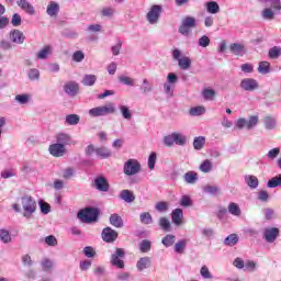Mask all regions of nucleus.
<instances>
[{
	"instance_id": "f257e3e1",
	"label": "nucleus",
	"mask_w": 281,
	"mask_h": 281,
	"mask_svg": "<svg viewBox=\"0 0 281 281\" xmlns=\"http://www.w3.org/2000/svg\"><path fill=\"white\" fill-rule=\"evenodd\" d=\"M100 216V210L95 207H87L78 212L77 218L81 221V223H95L98 217Z\"/></svg>"
},
{
	"instance_id": "f03ea898",
	"label": "nucleus",
	"mask_w": 281,
	"mask_h": 281,
	"mask_svg": "<svg viewBox=\"0 0 281 281\" xmlns=\"http://www.w3.org/2000/svg\"><path fill=\"white\" fill-rule=\"evenodd\" d=\"M194 27H196V18L188 15L181 20V24L178 27V32L182 36H190Z\"/></svg>"
},
{
	"instance_id": "7ed1b4c3",
	"label": "nucleus",
	"mask_w": 281,
	"mask_h": 281,
	"mask_svg": "<svg viewBox=\"0 0 281 281\" xmlns=\"http://www.w3.org/2000/svg\"><path fill=\"white\" fill-rule=\"evenodd\" d=\"M21 205L24 210L23 217L30 218L36 212V200L32 195H24L21 198Z\"/></svg>"
},
{
	"instance_id": "20e7f679",
	"label": "nucleus",
	"mask_w": 281,
	"mask_h": 281,
	"mask_svg": "<svg viewBox=\"0 0 281 281\" xmlns=\"http://www.w3.org/2000/svg\"><path fill=\"white\" fill-rule=\"evenodd\" d=\"M113 113H115V104L113 103L92 108L89 110V115L91 117H104V115H113Z\"/></svg>"
},
{
	"instance_id": "39448f33",
	"label": "nucleus",
	"mask_w": 281,
	"mask_h": 281,
	"mask_svg": "<svg viewBox=\"0 0 281 281\" xmlns=\"http://www.w3.org/2000/svg\"><path fill=\"white\" fill-rule=\"evenodd\" d=\"M142 171V164L137 159H128L123 166V172L126 177H133L139 175Z\"/></svg>"
},
{
	"instance_id": "423d86ee",
	"label": "nucleus",
	"mask_w": 281,
	"mask_h": 281,
	"mask_svg": "<svg viewBox=\"0 0 281 281\" xmlns=\"http://www.w3.org/2000/svg\"><path fill=\"white\" fill-rule=\"evenodd\" d=\"M172 58L173 60H177L178 67L183 71H188V69L192 67V59H190L188 56H181L179 48H175L172 50Z\"/></svg>"
},
{
	"instance_id": "0eeeda50",
	"label": "nucleus",
	"mask_w": 281,
	"mask_h": 281,
	"mask_svg": "<svg viewBox=\"0 0 281 281\" xmlns=\"http://www.w3.org/2000/svg\"><path fill=\"white\" fill-rule=\"evenodd\" d=\"M126 251L123 248H116L115 251L111 255L110 262L113 267L117 269H124V258Z\"/></svg>"
},
{
	"instance_id": "6e6552de",
	"label": "nucleus",
	"mask_w": 281,
	"mask_h": 281,
	"mask_svg": "<svg viewBox=\"0 0 281 281\" xmlns=\"http://www.w3.org/2000/svg\"><path fill=\"white\" fill-rule=\"evenodd\" d=\"M258 124V116H250L249 120L246 119H238L235 123L236 128H247L248 131H251L254 126Z\"/></svg>"
},
{
	"instance_id": "1a4fd4ad",
	"label": "nucleus",
	"mask_w": 281,
	"mask_h": 281,
	"mask_svg": "<svg viewBox=\"0 0 281 281\" xmlns=\"http://www.w3.org/2000/svg\"><path fill=\"white\" fill-rule=\"evenodd\" d=\"M147 21L150 25H155L159 22V16H161V5L154 4L151 5L149 12L147 13Z\"/></svg>"
},
{
	"instance_id": "9d476101",
	"label": "nucleus",
	"mask_w": 281,
	"mask_h": 281,
	"mask_svg": "<svg viewBox=\"0 0 281 281\" xmlns=\"http://www.w3.org/2000/svg\"><path fill=\"white\" fill-rule=\"evenodd\" d=\"M179 82V77L175 72H169L167 75V81L164 83V91L167 95H172V85Z\"/></svg>"
},
{
	"instance_id": "9b49d317",
	"label": "nucleus",
	"mask_w": 281,
	"mask_h": 281,
	"mask_svg": "<svg viewBox=\"0 0 281 281\" xmlns=\"http://www.w3.org/2000/svg\"><path fill=\"white\" fill-rule=\"evenodd\" d=\"M48 153L52 155V157H65V155H67V147L58 143L50 144L48 147Z\"/></svg>"
},
{
	"instance_id": "f8f14e48",
	"label": "nucleus",
	"mask_w": 281,
	"mask_h": 281,
	"mask_svg": "<svg viewBox=\"0 0 281 281\" xmlns=\"http://www.w3.org/2000/svg\"><path fill=\"white\" fill-rule=\"evenodd\" d=\"M280 236V229L278 227H268L263 229V239L266 243H276Z\"/></svg>"
},
{
	"instance_id": "ddd939ff",
	"label": "nucleus",
	"mask_w": 281,
	"mask_h": 281,
	"mask_svg": "<svg viewBox=\"0 0 281 281\" xmlns=\"http://www.w3.org/2000/svg\"><path fill=\"white\" fill-rule=\"evenodd\" d=\"M94 188L99 192H109V189L111 188V186L109 184V180H106L104 176H98L94 179Z\"/></svg>"
},
{
	"instance_id": "4468645a",
	"label": "nucleus",
	"mask_w": 281,
	"mask_h": 281,
	"mask_svg": "<svg viewBox=\"0 0 281 281\" xmlns=\"http://www.w3.org/2000/svg\"><path fill=\"white\" fill-rule=\"evenodd\" d=\"M9 38L11 43H15V45H23L25 43V34L16 29H13L9 33Z\"/></svg>"
},
{
	"instance_id": "2eb2a0df",
	"label": "nucleus",
	"mask_w": 281,
	"mask_h": 281,
	"mask_svg": "<svg viewBox=\"0 0 281 281\" xmlns=\"http://www.w3.org/2000/svg\"><path fill=\"white\" fill-rule=\"evenodd\" d=\"M101 236L104 243H115L117 240V232L111 227L103 228Z\"/></svg>"
},
{
	"instance_id": "dca6fc26",
	"label": "nucleus",
	"mask_w": 281,
	"mask_h": 281,
	"mask_svg": "<svg viewBox=\"0 0 281 281\" xmlns=\"http://www.w3.org/2000/svg\"><path fill=\"white\" fill-rule=\"evenodd\" d=\"M79 90L80 86H78V82L76 81H68L64 86L65 93H67V95H70V98H76V95H78Z\"/></svg>"
},
{
	"instance_id": "f3484780",
	"label": "nucleus",
	"mask_w": 281,
	"mask_h": 281,
	"mask_svg": "<svg viewBox=\"0 0 281 281\" xmlns=\"http://www.w3.org/2000/svg\"><path fill=\"white\" fill-rule=\"evenodd\" d=\"M240 87L244 91H256L259 85L258 81L254 78H245L240 81Z\"/></svg>"
},
{
	"instance_id": "a211bd4d",
	"label": "nucleus",
	"mask_w": 281,
	"mask_h": 281,
	"mask_svg": "<svg viewBox=\"0 0 281 281\" xmlns=\"http://www.w3.org/2000/svg\"><path fill=\"white\" fill-rule=\"evenodd\" d=\"M16 3L19 8H21V10L26 12V14L33 16V14L36 13V11L34 10V5H32V3H30L27 0H18Z\"/></svg>"
},
{
	"instance_id": "6ab92c4d",
	"label": "nucleus",
	"mask_w": 281,
	"mask_h": 281,
	"mask_svg": "<svg viewBox=\"0 0 281 281\" xmlns=\"http://www.w3.org/2000/svg\"><path fill=\"white\" fill-rule=\"evenodd\" d=\"M60 12V4L56 1H50L46 9V14L48 16H58V13Z\"/></svg>"
},
{
	"instance_id": "aec40b11",
	"label": "nucleus",
	"mask_w": 281,
	"mask_h": 281,
	"mask_svg": "<svg viewBox=\"0 0 281 281\" xmlns=\"http://www.w3.org/2000/svg\"><path fill=\"white\" fill-rule=\"evenodd\" d=\"M56 144H61V146H69L71 144V136L67 133H59L56 135Z\"/></svg>"
},
{
	"instance_id": "412c9836",
	"label": "nucleus",
	"mask_w": 281,
	"mask_h": 281,
	"mask_svg": "<svg viewBox=\"0 0 281 281\" xmlns=\"http://www.w3.org/2000/svg\"><path fill=\"white\" fill-rule=\"evenodd\" d=\"M110 225H112V227L121 229V227H124V220H122V216H120V214L113 213L110 215Z\"/></svg>"
},
{
	"instance_id": "4be33fe9",
	"label": "nucleus",
	"mask_w": 281,
	"mask_h": 281,
	"mask_svg": "<svg viewBox=\"0 0 281 281\" xmlns=\"http://www.w3.org/2000/svg\"><path fill=\"white\" fill-rule=\"evenodd\" d=\"M171 220L173 225H181L183 223V210L176 209L171 212Z\"/></svg>"
},
{
	"instance_id": "5701e85b",
	"label": "nucleus",
	"mask_w": 281,
	"mask_h": 281,
	"mask_svg": "<svg viewBox=\"0 0 281 281\" xmlns=\"http://www.w3.org/2000/svg\"><path fill=\"white\" fill-rule=\"evenodd\" d=\"M150 265H153V261L150 260V257H142L137 263L136 268L138 271H144V269H149Z\"/></svg>"
},
{
	"instance_id": "b1692460",
	"label": "nucleus",
	"mask_w": 281,
	"mask_h": 281,
	"mask_svg": "<svg viewBox=\"0 0 281 281\" xmlns=\"http://www.w3.org/2000/svg\"><path fill=\"white\" fill-rule=\"evenodd\" d=\"M245 183L250 188L251 190H256L258 186L260 184V181L258 180V177L247 175L245 176Z\"/></svg>"
},
{
	"instance_id": "393cba45",
	"label": "nucleus",
	"mask_w": 281,
	"mask_h": 281,
	"mask_svg": "<svg viewBox=\"0 0 281 281\" xmlns=\"http://www.w3.org/2000/svg\"><path fill=\"white\" fill-rule=\"evenodd\" d=\"M231 54L235 56H243L245 54V45L240 43H234L229 46Z\"/></svg>"
},
{
	"instance_id": "a878e982",
	"label": "nucleus",
	"mask_w": 281,
	"mask_h": 281,
	"mask_svg": "<svg viewBox=\"0 0 281 281\" xmlns=\"http://www.w3.org/2000/svg\"><path fill=\"white\" fill-rule=\"evenodd\" d=\"M206 12L209 14H218L221 12V7L218 5V2L216 1H209L205 3Z\"/></svg>"
},
{
	"instance_id": "bb28decb",
	"label": "nucleus",
	"mask_w": 281,
	"mask_h": 281,
	"mask_svg": "<svg viewBox=\"0 0 281 281\" xmlns=\"http://www.w3.org/2000/svg\"><path fill=\"white\" fill-rule=\"evenodd\" d=\"M183 179L186 183H189L190 186H194L196 181H199V173L194 171H188L184 173Z\"/></svg>"
},
{
	"instance_id": "cd10ccee",
	"label": "nucleus",
	"mask_w": 281,
	"mask_h": 281,
	"mask_svg": "<svg viewBox=\"0 0 281 281\" xmlns=\"http://www.w3.org/2000/svg\"><path fill=\"white\" fill-rule=\"evenodd\" d=\"M120 199L125 201V203H133V201H135V194L131 190H122L120 193Z\"/></svg>"
},
{
	"instance_id": "c85d7f7f",
	"label": "nucleus",
	"mask_w": 281,
	"mask_h": 281,
	"mask_svg": "<svg viewBox=\"0 0 281 281\" xmlns=\"http://www.w3.org/2000/svg\"><path fill=\"white\" fill-rule=\"evenodd\" d=\"M111 155H113V153L108 147L105 146L98 147L97 157H99V159H109Z\"/></svg>"
},
{
	"instance_id": "c756f323",
	"label": "nucleus",
	"mask_w": 281,
	"mask_h": 281,
	"mask_svg": "<svg viewBox=\"0 0 281 281\" xmlns=\"http://www.w3.org/2000/svg\"><path fill=\"white\" fill-rule=\"evenodd\" d=\"M158 225L162 232H171L172 229V224H170V220H168V217H160L158 220Z\"/></svg>"
},
{
	"instance_id": "7c9ffc66",
	"label": "nucleus",
	"mask_w": 281,
	"mask_h": 281,
	"mask_svg": "<svg viewBox=\"0 0 281 281\" xmlns=\"http://www.w3.org/2000/svg\"><path fill=\"white\" fill-rule=\"evenodd\" d=\"M98 81V77L95 75H85L81 83L83 87H93Z\"/></svg>"
},
{
	"instance_id": "2f4dec72",
	"label": "nucleus",
	"mask_w": 281,
	"mask_h": 281,
	"mask_svg": "<svg viewBox=\"0 0 281 281\" xmlns=\"http://www.w3.org/2000/svg\"><path fill=\"white\" fill-rule=\"evenodd\" d=\"M52 55V46L46 45L37 53L38 60H47L48 56Z\"/></svg>"
},
{
	"instance_id": "473e14b6",
	"label": "nucleus",
	"mask_w": 281,
	"mask_h": 281,
	"mask_svg": "<svg viewBox=\"0 0 281 281\" xmlns=\"http://www.w3.org/2000/svg\"><path fill=\"white\" fill-rule=\"evenodd\" d=\"M65 123L68 126H77V124H80V116L78 114H68L66 115Z\"/></svg>"
},
{
	"instance_id": "72a5a7b5",
	"label": "nucleus",
	"mask_w": 281,
	"mask_h": 281,
	"mask_svg": "<svg viewBox=\"0 0 281 281\" xmlns=\"http://www.w3.org/2000/svg\"><path fill=\"white\" fill-rule=\"evenodd\" d=\"M119 111H120L123 120H127V121L133 120V112H131V109H128L127 105H120Z\"/></svg>"
},
{
	"instance_id": "f704fd0d",
	"label": "nucleus",
	"mask_w": 281,
	"mask_h": 281,
	"mask_svg": "<svg viewBox=\"0 0 281 281\" xmlns=\"http://www.w3.org/2000/svg\"><path fill=\"white\" fill-rule=\"evenodd\" d=\"M205 147V136H198L193 139V148L194 150H203Z\"/></svg>"
},
{
	"instance_id": "c9c22d12",
	"label": "nucleus",
	"mask_w": 281,
	"mask_h": 281,
	"mask_svg": "<svg viewBox=\"0 0 281 281\" xmlns=\"http://www.w3.org/2000/svg\"><path fill=\"white\" fill-rule=\"evenodd\" d=\"M32 99V95L27 94V93H22V94H16L14 100L15 102H18V104H30V100Z\"/></svg>"
},
{
	"instance_id": "e433bc0d",
	"label": "nucleus",
	"mask_w": 281,
	"mask_h": 281,
	"mask_svg": "<svg viewBox=\"0 0 281 281\" xmlns=\"http://www.w3.org/2000/svg\"><path fill=\"white\" fill-rule=\"evenodd\" d=\"M224 245L226 247H234L235 245H238V235L231 234L224 239Z\"/></svg>"
},
{
	"instance_id": "4c0bfd02",
	"label": "nucleus",
	"mask_w": 281,
	"mask_h": 281,
	"mask_svg": "<svg viewBox=\"0 0 281 281\" xmlns=\"http://www.w3.org/2000/svg\"><path fill=\"white\" fill-rule=\"evenodd\" d=\"M258 71L262 74V76H267V74L271 72V64L269 61H260Z\"/></svg>"
},
{
	"instance_id": "58836bf2",
	"label": "nucleus",
	"mask_w": 281,
	"mask_h": 281,
	"mask_svg": "<svg viewBox=\"0 0 281 281\" xmlns=\"http://www.w3.org/2000/svg\"><path fill=\"white\" fill-rule=\"evenodd\" d=\"M140 93H143V95H148V93H153V85H150V81H148V79H143Z\"/></svg>"
},
{
	"instance_id": "ea45409f",
	"label": "nucleus",
	"mask_w": 281,
	"mask_h": 281,
	"mask_svg": "<svg viewBox=\"0 0 281 281\" xmlns=\"http://www.w3.org/2000/svg\"><path fill=\"white\" fill-rule=\"evenodd\" d=\"M0 240L8 245V243H12V236H10V231L5 228L0 229Z\"/></svg>"
},
{
	"instance_id": "a19ab883",
	"label": "nucleus",
	"mask_w": 281,
	"mask_h": 281,
	"mask_svg": "<svg viewBox=\"0 0 281 281\" xmlns=\"http://www.w3.org/2000/svg\"><path fill=\"white\" fill-rule=\"evenodd\" d=\"M228 212L232 214V216H240V214H243L240 206L238 204H236L235 202H232L228 205Z\"/></svg>"
},
{
	"instance_id": "79ce46f5",
	"label": "nucleus",
	"mask_w": 281,
	"mask_h": 281,
	"mask_svg": "<svg viewBox=\"0 0 281 281\" xmlns=\"http://www.w3.org/2000/svg\"><path fill=\"white\" fill-rule=\"evenodd\" d=\"M212 168H213V164H212V160L210 159H205L200 165V170L201 172H204V173L212 172Z\"/></svg>"
},
{
	"instance_id": "37998d69",
	"label": "nucleus",
	"mask_w": 281,
	"mask_h": 281,
	"mask_svg": "<svg viewBox=\"0 0 281 281\" xmlns=\"http://www.w3.org/2000/svg\"><path fill=\"white\" fill-rule=\"evenodd\" d=\"M188 246V241L186 239H181L175 245L176 254H183L186 251V247Z\"/></svg>"
},
{
	"instance_id": "c03bdc74",
	"label": "nucleus",
	"mask_w": 281,
	"mask_h": 281,
	"mask_svg": "<svg viewBox=\"0 0 281 281\" xmlns=\"http://www.w3.org/2000/svg\"><path fill=\"white\" fill-rule=\"evenodd\" d=\"M261 16H262V19H265L266 21H273V19H276V13L273 12L272 9L266 8V9L261 12Z\"/></svg>"
},
{
	"instance_id": "a18cd8bd",
	"label": "nucleus",
	"mask_w": 281,
	"mask_h": 281,
	"mask_svg": "<svg viewBox=\"0 0 281 281\" xmlns=\"http://www.w3.org/2000/svg\"><path fill=\"white\" fill-rule=\"evenodd\" d=\"M139 218L143 225H151L153 223V215H150L148 212L140 213Z\"/></svg>"
},
{
	"instance_id": "49530a36",
	"label": "nucleus",
	"mask_w": 281,
	"mask_h": 281,
	"mask_svg": "<svg viewBox=\"0 0 281 281\" xmlns=\"http://www.w3.org/2000/svg\"><path fill=\"white\" fill-rule=\"evenodd\" d=\"M205 109L203 106L191 108L189 114L191 117H199V115H204Z\"/></svg>"
},
{
	"instance_id": "de8ad7c7",
	"label": "nucleus",
	"mask_w": 281,
	"mask_h": 281,
	"mask_svg": "<svg viewBox=\"0 0 281 281\" xmlns=\"http://www.w3.org/2000/svg\"><path fill=\"white\" fill-rule=\"evenodd\" d=\"M175 240H177V237L175 235H166L161 243L166 247H172L175 245Z\"/></svg>"
},
{
	"instance_id": "09e8293b",
	"label": "nucleus",
	"mask_w": 281,
	"mask_h": 281,
	"mask_svg": "<svg viewBox=\"0 0 281 281\" xmlns=\"http://www.w3.org/2000/svg\"><path fill=\"white\" fill-rule=\"evenodd\" d=\"M120 83L125 85L126 87H135V79L128 76L119 77Z\"/></svg>"
},
{
	"instance_id": "8fccbe9b",
	"label": "nucleus",
	"mask_w": 281,
	"mask_h": 281,
	"mask_svg": "<svg viewBox=\"0 0 281 281\" xmlns=\"http://www.w3.org/2000/svg\"><path fill=\"white\" fill-rule=\"evenodd\" d=\"M263 122H265V127L268 131H273V128H276V117L266 116Z\"/></svg>"
},
{
	"instance_id": "3c124183",
	"label": "nucleus",
	"mask_w": 281,
	"mask_h": 281,
	"mask_svg": "<svg viewBox=\"0 0 281 281\" xmlns=\"http://www.w3.org/2000/svg\"><path fill=\"white\" fill-rule=\"evenodd\" d=\"M29 80L36 81L41 79V71L36 68H31L27 71Z\"/></svg>"
},
{
	"instance_id": "603ef678",
	"label": "nucleus",
	"mask_w": 281,
	"mask_h": 281,
	"mask_svg": "<svg viewBox=\"0 0 281 281\" xmlns=\"http://www.w3.org/2000/svg\"><path fill=\"white\" fill-rule=\"evenodd\" d=\"M186 136L181 133H173V142L177 146H186Z\"/></svg>"
},
{
	"instance_id": "864d4df0",
	"label": "nucleus",
	"mask_w": 281,
	"mask_h": 281,
	"mask_svg": "<svg viewBox=\"0 0 281 281\" xmlns=\"http://www.w3.org/2000/svg\"><path fill=\"white\" fill-rule=\"evenodd\" d=\"M202 95L204 100L212 101L216 98V91H214V89L206 88L203 90Z\"/></svg>"
},
{
	"instance_id": "5fc2aeb1",
	"label": "nucleus",
	"mask_w": 281,
	"mask_h": 281,
	"mask_svg": "<svg viewBox=\"0 0 281 281\" xmlns=\"http://www.w3.org/2000/svg\"><path fill=\"white\" fill-rule=\"evenodd\" d=\"M268 188H279V186H281V173L271 178L268 183H267Z\"/></svg>"
},
{
	"instance_id": "6e6d98bb",
	"label": "nucleus",
	"mask_w": 281,
	"mask_h": 281,
	"mask_svg": "<svg viewBox=\"0 0 281 281\" xmlns=\"http://www.w3.org/2000/svg\"><path fill=\"white\" fill-rule=\"evenodd\" d=\"M98 148L99 147H97L95 145H92V144L88 145L85 150L87 157H94V155L95 157H98Z\"/></svg>"
},
{
	"instance_id": "4d7b16f0",
	"label": "nucleus",
	"mask_w": 281,
	"mask_h": 281,
	"mask_svg": "<svg viewBox=\"0 0 281 281\" xmlns=\"http://www.w3.org/2000/svg\"><path fill=\"white\" fill-rule=\"evenodd\" d=\"M155 164H157V153L153 151L148 157L149 170H155Z\"/></svg>"
},
{
	"instance_id": "13d9d810",
	"label": "nucleus",
	"mask_w": 281,
	"mask_h": 281,
	"mask_svg": "<svg viewBox=\"0 0 281 281\" xmlns=\"http://www.w3.org/2000/svg\"><path fill=\"white\" fill-rule=\"evenodd\" d=\"M257 199L261 203H267V201H269V192L267 190L259 191L257 194Z\"/></svg>"
},
{
	"instance_id": "bf43d9fd",
	"label": "nucleus",
	"mask_w": 281,
	"mask_h": 281,
	"mask_svg": "<svg viewBox=\"0 0 281 281\" xmlns=\"http://www.w3.org/2000/svg\"><path fill=\"white\" fill-rule=\"evenodd\" d=\"M40 210H41L42 214H49V212H52V206L47 202L41 200L40 201Z\"/></svg>"
},
{
	"instance_id": "052dcab7",
	"label": "nucleus",
	"mask_w": 281,
	"mask_h": 281,
	"mask_svg": "<svg viewBox=\"0 0 281 281\" xmlns=\"http://www.w3.org/2000/svg\"><path fill=\"white\" fill-rule=\"evenodd\" d=\"M204 192L206 194L215 195L221 192V189H218V187H216V186H206V187H204Z\"/></svg>"
},
{
	"instance_id": "680f3d73",
	"label": "nucleus",
	"mask_w": 281,
	"mask_h": 281,
	"mask_svg": "<svg viewBox=\"0 0 281 281\" xmlns=\"http://www.w3.org/2000/svg\"><path fill=\"white\" fill-rule=\"evenodd\" d=\"M200 276L204 278V280H212V272H210V269L207 266H203L200 270Z\"/></svg>"
},
{
	"instance_id": "e2e57ef3",
	"label": "nucleus",
	"mask_w": 281,
	"mask_h": 281,
	"mask_svg": "<svg viewBox=\"0 0 281 281\" xmlns=\"http://www.w3.org/2000/svg\"><path fill=\"white\" fill-rule=\"evenodd\" d=\"M150 241L148 239H145L140 243L139 250L143 254H148V251H150Z\"/></svg>"
},
{
	"instance_id": "0e129e2a",
	"label": "nucleus",
	"mask_w": 281,
	"mask_h": 281,
	"mask_svg": "<svg viewBox=\"0 0 281 281\" xmlns=\"http://www.w3.org/2000/svg\"><path fill=\"white\" fill-rule=\"evenodd\" d=\"M155 207L157 212H160V213H165L169 210L168 202H164V201L158 202Z\"/></svg>"
},
{
	"instance_id": "69168bd1",
	"label": "nucleus",
	"mask_w": 281,
	"mask_h": 281,
	"mask_svg": "<svg viewBox=\"0 0 281 281\" xmlns=\"http://www.w3.org/2000/svg\"><path fill=\"white\" fill-rule=\"evenodd\" d=\"M198 45L200 47H210V37L207 35H203L199 38Z\"/></svg>"
},
{
	"instance_id": "338daca9",
	"label": "nucleus",
	"mask_w": 281,
	"mask_h": 281,
	"mask_svg": "<svg viewBox=\"0 0 281 281\" xmlns=\"http://www.w3.org/2000/svg\"><path fill=\"white\" fill-rule=\"evenodd\" d=\"M280 54H281V49L278 46H274V47L270 48V50H269V57L273 58V59L278 58V56H280Z\"/></svg>"
},
{
	"instance_id": "774afa93",
	"label": "nucleus",
	"mask_w": 281,
	"mask_h": 281,
	"mask_svg": "<svg viewBox=\"0 0 281 281\" xmlns=\"http://www.w3.org/2000/svg\"><path fill=\"white\" fill-rule=\"evenodd\" d=\"M21 15L19 13H14L11 19V24L13 25V27H19V25H21Z\"/></svg>"
}]
</instances>
